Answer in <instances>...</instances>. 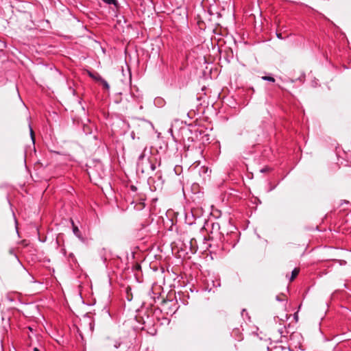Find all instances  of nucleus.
<instances>
[{
    "label": "nucleus",
    "instance_id": "nucleus-1",
    "mask_svg": "<svg viewBox=\"0 0 351 351\" xmlns=\"http://www.w3.org/2000/svg\"><path fill=\"white\" fill-rule=\"evenodd\" d=\"M137 167L142 173L149 171H154L156 165L154 162V156L151 148L145 147L143 152L140 154L137 159Z\"/></svg>",
    "mask_w": 351,
    "mask_h": 351
},
{
    "label": "nucleus",
    "instance_id": "nucleus-2",
    "mask_svg": "<svg viewBox=\"0 0 351 351\" xmlns=\"http://www.w3.org/2000/svg\"><path fill=\"white\" fill-rule=\"evenodd\" d=\"M231 335L235 339L238 341L242 340V334L239 328H234Z\"/></svg>",
    "mask_w": 351,
    "mask_h": 351
},
{
    "label": "nucleus",
    "instance_id": "nucleus-3",
    "mask_svg": "<svg viewBox=\"0 0 351 351\" xmlns=\"http://www.w3.org/2000/svg\"><path fill=\"white\" fill-rule=\"evenodd\" d=\"M88 74L89 75V77H90L92 79L95 80V81H97V82H101V80H102V77L97 72H91V71H88Z\"/></svg>",
    "mask_w": 351,
    "mask_h": 351
},
{
    "label": "nucleus",
    "instance_id": "nucleus-4",
    "mask_svg": "<svg viewBox=\"0 0 351 351\" xmlns=\"http://www.w3.org/2000/svg\"><path fill=\"white\" fill-rule=\"evenodd\" d=\"M173 304L174 306H176V304L175 302H173L171 300L168 301H164L163 302V308L169 307V305ZM176 310V306H175L174 308L170 310V313H174Z\"/></svg>",
    "mask_w": 351,
    "mask_h": 351
},
{
    "label": "nucleus",
    "instance_id": "nucleus-5",
    "mask_svg": "<svg viewBox=\"0 0 351 351\" xmlns=\"http://www.w3.org/2000/svg\"><path fill=\"white\" fill-rule=\"evenodd\" d=\"M193 243H195L196 241L193 239H191L189 241L190 244V252L191 254H195L197 252V247L193 245Z\"/></svg>",
    "mask_w": 351,
    "mask_h": 351
},
{
    "label": "nucleus",
    "instance_id": "nucleus-6",
    "mask_svg": "<svg viewBox=\"0 0 351 351\" xmlns=\"http://www.w3.org/2000/svg\"><path fill=\"white\" fill-rule=\"evenodd\" d=\"M72 225H73V232L75 236H77L78 238L81 237V233L79 230V228L74 225V222L72 221Z\"/></svg>",
    "mask_w": 351,
    "mask_h": 351
},
{
    "label": "nucleus",
    "instance_id": "nucleus-7",
    "mask_svg": "<svg viewBox=\"0 0 351 351\" xmlns=\"http://www.w3.org/2000/svg\"><path fill=\"white\" fill-rule=\"evenodd\" d=\"M300 272V269L298 268H294L291 271V276L290 277V281L293 280L296 276L298 275Z\"/></svg>",
    "mask_w": 351,
    "mask_h": 351
},
{
    "label": "nucleus",
    "instance_id": "nucleus-8",
    "mask_svg": "<svg viewBox=\"0 0 351 351\" xmlns=\"http://www.w3.org/2000/svg\"><path fill=\"white\" fill-rule=\"evenodd\" d=\"M261 78L263 80L268 81L272 83L275 82L276 81L274 77L272 76H263Z\"/></svg>",
    "mask_w": 351,
    "mask_h": 351
},
{
    "label": "nucleus",
    "instance_id": "nucleus-9",
    "mask_svg": "<svg viewBox=\"0 0 351 351\" xmlns=\"http://www.w3.org/2000/svg\"><path fill=\"white\" fill-rule=\"evenodd\" d=\"M100 82L102 84V85L105 89H106V90L110 89V86L106 80H105L104 79L102 78V80H101Z\"/></svg>",
    "mask_w": 351,
    "mask_h": 351
},
{
    "label": "nucleus",
    "instance_id": "nucleus-10",
    "mask_svg": "<svg viewBox=\"0 0 351 351\" xmlns=\"http://www.w3.org/2000/svg\"><path fill=\"white\" fill-rule=\"evenodd\" d=\"M241 316L243 317H246L247 319L250 320V316L248 315V313L246 311L245 309H243L242 311H241Z\"/></svg>",
    "mask_w": 351,
    "mask_h": 351
},
{
    "label": "nucleus",
    "instance_id": "nucleus-11",
    "mask_svg": "<svg viewBox=\"0 0 351 351\" xmlns=\"http://www.w3.org/2000/svg\"><path fill=\"white\" fill-rule=\"evenodd\" d=\"M104 2L108 5H116L117 0H103Z\"/></svg>",
    "mask_w": 351,
    "mask_h": 351
},
{
    "label": "nucleus",
    "instance_id": "nucleus-12",
    "mask_svg": "<svg viewBox=\"0 0 351 351\" xmlns=\"http://www.w3.org/2000/svg\"><path fill=\"white\" fill-rule=\"evenodd\" d=\"M293 319L295 321V322H298V312H295L294 314H293Z\"/></svg>",
    "mask_w": 351,
    "mask_h": 351
},
{
    "label": "nucleus",
    "instance_id": "nucleus-13",
    "mask_svg": "<svg viewBox=\"0 0 351 351\" xmlns=\"http://www.w3.org/2000/svg\"><path fill=\"white\" fill-rule=\"evenodd\" d=\"M269 170H270V169L269 167H264V168L261 169V173H265V172L269 171Z\"/></svg>",
    "mask_w": 351,
    "mask_h": 351
},
{
    "label": "nucleus",
    "instance_id": "nucleus-14",
    "mask_svg": "<svg viewBox=\"0 0 351 351\" xmlns=\"http://www.w3.org/2000/svg\"><path fill=\"white\" fill-rule=\"evenodd\" d=\"M29 130H30V135H31V138H32V140H33V141H34V132H33V130H32V127H31V125H29Z\"/></svg>",
    "mask_w": 351,
    "mask_h": 351
},
{
    "label": "nucleus",
    "instance_id": "nucleus-15",
    "mask_svg": "<svg viewBox=\"0 0 351 351\" xmlns=\"http://www.w3.org/2000/svg\"><path fill=\"white\" fill-rule=\"evenodd\" d=\"M69 90L72 93L73 95H75V90L71 87H69Z\"/></svg>",
    "mask_w": 351,
    "mask_h": 351
},
{
    "label": "nucleus",
    "instance_id": "nucleus-16",
    "mask_svg": "<svg viewBox=\"0 0 351 351\" xmlns=\"http://www.w3.org/2000/svg\"><path fill=\"white\" fill-rule=\"evenodd\" d=\"M276 36L277 37L279 38V39H283L284 38L282 36V34H276Z\"/></svg>",
    "mask_w": 351,
    "mask_h": 351
},
{
    "label": "nucleus",
    "instance_id": "nucleus-17",
    "mask_svg": "<svg viewBox=\"0 0 351 351\" xmlns=\"http://www.w3.org/2000/svg\"><path fill=\"white\" fill-rule=\"evenodd\" d=\"M285 330V328H281L279 329V332L282 335L284 333V331Z\"/></svg>",
    "mask_w": 351,
    "mask_h": 351
},
{
    "label": "nucleus",
    "instance_id": "nucleus-18",
    "mask_svg": "<svg viewBox=\"0 0 351 351\" xmlns=\"http://www.w3.org/2000/svg\"><path fill=\"white\" fill-rule=\"evenodd\" d=\"M276 300L278 301H282V300L280 299L279 296H276Z\"/></svg>",
    "mask_w": 351,
    "mask_h": 351
},
{
    "label": "nucleus",
    "instance_id": "nucleus-19",
    "mask_svg": "<svg viewBox=\"0 0 351 351\" xmlns=\"http://www.w3.org/2000/svg\"><path fill=\"white\" fill-rule=\"evenodd\" d=\"M34 351H40L38 348H34Z\"/></svg>",
    "mask_w": 351,
    "mask_h": 351
},
{
    "label": "nucleus",
    "instance_id": "nucleus-20",
    "mask_svg": "<svg viewBox=\"0 0 351 351\" xmlns=\"http://www.w3.org/2000/svg\"><path fill=\"white\" fill-rule=\"evenodd\" d=\"M202 169H203L204 170H205V171H208V169H207V168L206 169L205 167H202Z\"/></svg>",
    "mask_w": 351,
    "mask_h": 351
},
{
    "label": "nucleus",
    "instance_id": "nucleus-21",
    "mask_svg": "<svg viewBox=\"0 0 351 351\" xmlns=\"http://www.w3.org/2000/svg\"><path fill=\"white\" fill-rule=\"evenodd\" d=\"M290 316H288V315H286V319H288Z\"/></svg>",
    "mask_w": 351,
    "mask_h": 351
},
{
    "label": "nucleus",
    "instance_id": "nucleus-22",
    "mask_svg": "<svg viewBox=\"0 0 351 351\" xmlns=\"http://www.w3.org/2000/svg\"><path fill=\"white\" fill-rule=\"evenodd\" d=\"M28 328H29V330H31V331L32 330L31 327H29Z\"/></svg>",
    "mask_w": 351,
    "mask_h": 351
},
{
    "label": "nucleus",
    "instance_id": "nucleus-23",
    "mask_svg": "<svg viewBox=\"0 0 351 351\" xmlns=\"http://www.w3.org/2000/svg\"><path fill=\"white\" fill-rule=\"evenodd\" d=\"M119 346H120V344H119V346H117V345L115 346L116 348H118Z\"/></svg>",
    "mask_w": 351,
    "mask_h": 351
}]
</instances>
